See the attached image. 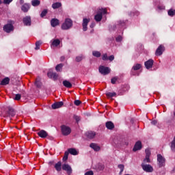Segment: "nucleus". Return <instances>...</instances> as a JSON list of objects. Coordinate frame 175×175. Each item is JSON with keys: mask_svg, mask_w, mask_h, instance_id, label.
<instances>
[{"mask_svg": "<svg viewBox=\"0 0 175 175\" xmlns=\"http://www.w3.org/2000/svg\"><path fill=\"white\" fill-rule=\"evenodd\" d=\"M40 44H42V41L36 42L35 50H39V49H40Z\"/></svg>", "mask_w": 175, "mask_h": 175, "instance_id": "34", "label": "nucleus"}, {"mask_svg": "<svg viewBox=\"0 0 175 175\" xmlns=\"http://www.w3.org/2000/svg\"><path fill=\"white\" fill-rule=\"evenodd\" d=\"M61 6H62V4L61 3H59V2L54 3L52 5L53 9H59V8H61Z\"/></svg>", "mask_w": 175, "mask_h": 175, "instance_id": "24", "label": "nucleus"}, {"mask_svg": "<svg viewBox=\"0 0 175 175\" xmlns=\"http://www.w3.org/2000/svg\"><path fill=\"white\" fill-rule=\"evenodd\" d=\"M20 99H21V95L16 94V96H15V100H20Z\"/></svg>", "mask_w": 175, "mask_h": 175, "instance_id": "47", "label": "nucleus"}, {"mask_svg": "<svg viewBox=\"0 0 175 175\" xmlns=\"http://www.w3.org/2000/svg\"><path fill=\"white\" fill-rule=\"evenodd\" d=\"M61 166H62L61 162H58L55 165V169H56L57 172H61V169H62Z\"/></svg>", "mask_w": 175, "mask_h": 175, "instance_id": "30", "label": "nucleus"}, {"mask_svg": "<svg viewBox=\"0 0 175 175\" xmlns=\"http://www.w3.org/2000/svg\"><path fill=\"white\" fill-rule=\"evenodd\" d=\"M75 105L76 106H80V105H81V101L79 100H76L75 102H74Z\"/></svg>", "mask_w": 175, "mask_h": 175, "instance_id": "43", "label": "nucleus"}, {"mask_svg": "<svg viewBox=\"0 0 175 175\" xmlns=\"http://www.w3.org/2000/svg\"><path fill=\"white\" fill-rule=\"evenodd\" d=\"M146 152V158L144 160V163H150L151 161L150 160V155H151V152L150 151V149H146L145 150Z\"/></svg>", "mask_w": 175, "mask_h": 175, "instance_id": "10", "label": "nucleus"}, {"mask_svg": "<svg viewBox=\"0 0 175 175\" xmlns=\"http://www.w3.org/2000/svg\"><path fill=\"white\" fill-rule=\"evenodd\" d=\"M116 92H108L106 94V96L107 98H113V96H116Z\"/></svg>", "mask_w": 175, "mask_h": 175, "instance_id": "33", "label": "nucleus"}, {"mask_svg": "<svg viewBox=\"0 0 175 175\" xmlns=\"http://www.w3.org/2000/svg\"><path fill=\"white\" fill-rule=\"evenodd\" d=\"M16 116V113L13 109H10L9 111L6 113L5 117H9L10 118L12 117H14Z\"/></svg>", "mask_w": 175, "mask_h": 175, "instance_id": "18", "label": "nucleus"}, {"mask_svg": "<svg viewBox=\"0 0 175 175\" xmlns=\"http://www.w3.org/2000/svg\"><path fill=\"white\" fill-rule=\"evenodd\" d=\"M103 61H107V59H109V57H107V54L105 53L103 55Z\"/></svg>", "mask_w": 175, "mask_h": 175, "instance_id": "45", "label": "nucleus"}, {"mask_svg": "<svg viewBox=\"0 0 175 175\" xmlns=\"http://www.w3.org/2000/svg\"><path fill=\"white\" fill-rule=\"evenodd\" d=\"M139 150H142V142L140 141L137 142L133 148V151H137Z\"/></svg>", "mask_w": 175, "mask_h": 175, "instance_id": "17", "label": "nucleus"}, {"mask_svg": "<svg viewBox=\"0 0 175 175\" xmlns=\"http://www.w3.org/2000/svg\"><path fill=\"white\" fill-rule=\"evenodd\" d=\"M164 51H165V46H163V45H160L156 50L155 54L157 56L162 55Z\"/></svg>", "mask_w": 175, "mask_h": 175, "instance_id": "12", "label": "nucleus"}, {"mask_svg": "<svg viewBox=\"0 0 175 175\" xmlns=\"http://www.w3.org/2000/svg\"><path fill=\"white\" fill-rule=\"evenodd\" d=\"M107 13V10L106 9L101 8L97 13V14L95 15L94 19L97 21L99 22L100 20H102V17L103 14H106Z\"/></svg>", "mask_w": 175, "mask_h": 175, "instance_id": "1", "label": "nucleus"}, {"mask_svg": "<svg viewBox=\"0 0 175 175\" xmlns=\"http://www.w3.org/2000/svg\"><path fill=\"white\" fill-rule=\"evenodd\" d=\"M90 147H91V148H93V150H94V151H99V150H100V147L97 146L96 144H91Z\"/></svg>", "mask_w": 175, "mask_h": 175, "instance_id": "26", "label": "nucleus"}, {"mask_svg": "<svg viewBox=\"0 0 175 175\" xmlns=\"http://www.w3.org/2000/svg\"><path fill=\"white\" fill-rule=\"evenodd\" d=\"M174 115L175 116V111L174 112Z\"/></svg>", "mask_w": 175, "mask_h": 175, "instance_id": "58", "label": "nucleus"}, {"mask_svg": "<svg viewBox=\"0 0 175 175\" xmlns=\"http://www.w3.org/2000/svg\"><path fill=\"white\" fill-rule=\"evenodd\" d=\"M159 9H163H163H165V7L163 6L161 8V7H159Z\"/></svg>", "mask_w": 175, "mask_h": 175, "instance_id": "55", "label": "nucleus"}, {"mask_svg": "<svg viewBox=\"0 0 175 175\" xmlns=\"http://www.w3.org/2000/svg\"><path fill=\"white\" fill-rule=\"evenodd\" d=\"M51 24L52 27H57L59 24V21L58 19L53 18L51 21Z\"/></svg>", "mask_w": 175, "mask_h": 175, "instance_id": "23", "label": "nucleus"}, {"mask_svg": "<svg viewBox=\"0 0 175 175\" xmlns=\"http://www.w3.org/2000/svg\"><path fill=\"white\" fill-rule=\"evenodd\" d=\"M69 155V152H65L64 156L63 157V161H68V156Z\"/></svg>", "mask_w": 175, "mask_h": 175, "instance_id": "38", "label": "nucleus"}, {"mask_svg": "<svg viewBox=\"0 0 175 175\" xmlns=\"http://www.w3.org/2000/svg\"><path fill=\"white\" fill-rule=\"evenodd\" d=\"M72 20H70L69 18H66L65 20L64 23H63L62 25V29H69V28H70L72 27Z\"/></svg>", "mask_w": 175, "mask_h": 175, "instance_id": "3", "label": "nucleus"}, {"mask_svg": "<svg viewBox=\"0 0 175 175\" xmlns=\"http://www.w3.org/2000/svg\"><path fill=\"white\" fill-rule=\"evenodd\" d=\"M121 40H122V37L121 36L116 38V42H121Z\"/></svg>", "mask_w": 175, "mask_h": 175, "instance_id": "49", "label": "nucleus"}, {"mask_svg": "<svg viewBox=\"0 0 175 175\" xmlns=\"http://www.w3.org/2000/svg\"><path fill=\"white\" fill-rule=\"evenodd\" d=\"M21 10L22 12H24V13H27V12L29 10V4L25 3L23 5H22Z\"/></svg>", "mask_w": 175, "mask_h": 175, "instance_id": "21", "label": "nucleus"}, {"mask_svg": "<svg viewBox=\"0 0 175 175\" xmlns=\"http://www.w3.org/2000/svg\"><path fill=\"white\" fill-rule=\"evenodd\" d=\"M62 69V64H58L56 66L55 70L57 72H59Z\"/></svg>", "mask_w": 175, "mask_h": 175, "instance_id": "37", "label": "nucleus"}, {"mask_svg": "<svg viewBox=\"0 0 175 175\" xmlns=\"http://www.w3.org/2000/svg\"><path fill=\"white\" fill-rule=\"evenodd\" d=\"M62 133L64 135V136H68V135H70V133L72 132V129L70 127L66 126V125H62L61 126Z\"/></svg>", "mask_w": 175, "mask_h": 175, "instance_id": "2", "label": "nucleus"}, {"mask_svg": "<svg viewBox=\"0 0 175 175\" xmlns=\"http://www.w3.org/2000/svg\"><path fill=\"white\" fill-rule=\"evenodd\" d=\"M31 5L33 6H39V5H40V1L39 0H32Z\"/></svg>", "mask_w": 175, "mask_h": 175, "instance_id": "31", "label": "nucleus"}, {"mask_svg": "<svg viewBox=\"0 0 175 175\" xmlns=\"http://www.w3.org/2000/svg\"><path fill=\"white\" fill-rule=\"evenodd\" d=\"M47 14V10H44L42 12L40 16L41 17H44V16H46Z\"/></svg>", "mask_w": 175, "mask_h": 175, "instance_id": "39", "label": "nucleus"}, {"mask_svg": "<svg viewBox=\"0 0 175 175\" xmlns=\"http://www.w3.org/2000/svg\"><path fill=\"white\" fill-rule=\"evenodd\" d=\"M47 75L50 79H53L54 80H57V79H58V75L55 72H53L51 71L48 72Z\"/></svg>", "mask_w": 175, "mask_h": 175, "instance_id": "15", "label": "nucleus"}, {"mask_svg": "<svg viewBox=\"0 0 175 175\" xmlns=\"http://www.w3.org/2000/svg\"><path fill=\"white\" fill-rule=\"evenodd\" d=\"M74 118L77 121V122H79V121H80L81 120L80 116H74Z\"/></svg>", "mask_w": 175, "mask_h": 175, "instance_id": "48", "label": "nucleus"}, {"mask_svg": "<svg viewBox=\"0 0 175 175\" xmlns=\"http://www.w3.org/2000/svg\"><path fill=\"white\" fill-rule=\"evenodd\" d=\"M35 85H36V87H40V85H42V83H41L40 81H39V80H38V79H37L36 80Z\"/></svg>", "mask_w": 175, "mask_h": 175, "instance_id": "40", "label": "nucleus"}, {"mask_svg": "<svg viewBox=\"0 0 175 175\" xmlns=\"http://www.w3.org/2000/svg\"><path fill=\"white\" fill-rule=\"evenodd\" d=\"M64 59H65V57H61V61H64Z\"/></svg>", "mask_w": 175, "mask_h": 175, "instance_id": "54", "label": "nucleus"}, {"mask_svg": "<svg viewBox=\"0 0 175 175\" xmlns=\"http://www.w3.org/2000/svg\"><path fill=\"white\" fill-rule=\"evenodd\" d=\"M106 126H107V129H113L114 124H113V122H107L106 123Z\"/></svg>", "mask_w": 175, "mask_h": 175, "instance_id": "28", "label": "nucleus"}, {"mask_svg": "<svg viewBox=\"0 0 175 175\" xmlns=\"http://www.w3.org/2000/svg\"><path fill=\"white\" fill-rule=\"evenodd\" d=\"M64 106V103L62 101L55 103L52 105V109H59L60 107H62Z\"/></svg>", "mask_w": 175, "mask_h": 175, "instance_id": "13", "label": "nucleus"}, {"mask_svg": "<svg viewBox=\"0 0 175 175\" xmlns=\"http://www.w3.org/2000/svg\"><path fill=\"white\" fill-rule=\"evenodd\" d=\"M118 167H119V169H120V173H122V172H124V165L120 164L118 165Z\"/></svg>", "mask_w": 175, "mask_h": 175, "instance_id": "44", "label": "nucleus"}, {"mask_svg": "<svg viewBox=\"0 0 175 175\" xmlns=\"http://www.w3.org/2000/svg\"><path fill=\"white\" fill-rule=\"evenodd\" d=\"M62 169H63V170H65V172H66V173L68 175L72 174V167H70V165H69V164H63Z\"/></svg>", "mask_w": 175, "mask_h": 175, "instance_id": "8", "label": "nucleus"}, {"mask_svg": "<svg viewBox=\"0 0 175 175\" xmlns=\"http://www.w3.org/2000/svg\"><path fill=\"white\" fill-rule=\"evenodd\" d=\"M1 3H2V1L0 0V5H1Z\"/></svg>", "mask_w": 175, "mask_h": 175, "instance_id": "57", "label": "nucleus"}, {"mask_svg": "<svg viewBox=\"0 0 175 175\" xmlns=\"http://www.w3.org/2000/svg\"><path fill=\"white\" fill-rule=\"evenodd\" d=\"M168 15H170L171 17H173V16L175 15V10L170 9V10L168 11Z\"/></svg>", "mask_w": 175, "mask_h": 175, "instance_id": "36", "label": "nucleus"}, {"mask_svg": "<svg viewBox=\"0 0 175 175\" xmlns=\"http://www.w3.org/2000/svg\"><path fill=\"white\" fill-rule=\"evenodd\" d=\"M61 44V41L59 39H54L51 40V47L54 49V47H58Z\"/></svg>", "mask_w": 175, "mask_h": 175, "instance_id": "11", "label": "nucleus"}, {"mask_svg": "<svg viewBox=\"0 0 175 175\" xmlns=\"http://www.w3.org/2000/svg\"><path fill=\"white\" fill-rule=\"evenodd\" d=\"M63 85H64V87H66L67 88H71L72 87V83H70V82L68 81H64Z\"/></svg>", "mask_w": 175, "mask_h": 175, "instance_id": "29", "label": "nucleus"}, {"mask_svg": "<svg viewBox=\"0 0 175 175\" xmlns=\"http://www.w3.org/2000/svg\"><path fill=\"white\" fill-rule=\"evenodd\" d=\"M152 124H155V121H152Z\"/></svg>", "mask_w": 175, "mask_h": 175, "instance_id": "56", "label": "nucleus"}, {"mask_svg": "<svg viewBox=\"0 0 175 175\" xmlns=\"http://www.w3.org/2000/svg\"><path fill=\"white\" fill-rule=\"evenodd\" d=\"M9 81H10V79L9 78H5L4 79H3L1 82V85H6L8 84H9Z\"/></svg>", "mask_w": 175, "mask_h": 175, "instance_id": "25", "label": "nucleus"}, {"mask_svg": "<svg viewBox=\"0 0 175 175\" xmlns=\"http://www.w3.org/2000/svg\"><path fill=\"white\" fill-rule=\"evenodd\" d=\"M171 150L175 152V135L171 144Z\"/></svg>", "mask_w": 175, "mask_h": 175, "instance_id": "32", "label": "nucleus"}, {"mask_svg": "<svg viewBox=\"0 0 175 175\" xmlns=\"http://www.w3.org/2000/svg\"><path fill=\"white\" fill-rule=\"evenodd\" d=\"M85 175H94V172L92 171H88L85 173Z\"/></svg>", "mask_w": 175, "mask_h": 175, "instance_id": "50", "label": "nucleus"}, {"mask_svg": "<svg viewBox=\"0 0 175 175\" xmlns=\"http://www.w3.org/2000/svg\"><path fill=\"white\" fill-rule=\"evenodd\" d=\"M83 59V56H78L76 57L75 61L77 62H80Z\"/></svg>", "mask_w": 175, "mask_h": 175, "instance_id": "41", "label": "nucleus"}, {"mask_svg": "<svg viewBox=\"0 0 175 175\" xmlns=\"http://www.w3.org/2000/svg\"><path fill=\"white\" fill-rule=\"evenodd\" d=\"M68 152L72 155H77V154H79V152H77V150L75 148L68 149Z\"/></svg>", "mask_w": 175, "mask_h": 175, "instance_id": "27", "label": "nucleus"}, {"mask_svg": "<svg viewBox=\"0 0 175 175\" xmlns=\"http://www.w3.org/2000/svg\"><path fill=\"white\" fill-rule=\"evenodd\" d=\"M142 167L143 170L147 173H152V172H154V168H152V166L150 165L144 164V163L142 164Z\"/></svg>", "mask_w": 175, "mask_h": 175, "instance_id": "4", "label": "nucleus"}, {"mask_svg": "<svg viewBox=\"0 0 175 175\" xmlns=\"http://www.w3.org/2000/svg\"><path fill=\"white\" fill-rule=\"evenodd\" d=\"M96 135V134L95 133V132L93 131H88L86 133V136L88 137V139H94Z\"/></svg>", "mask_w": 175, "mask_h": 175, "instance_id": "22", "label": "nucleus"}, {"mask_svg": "<svg viewBox=\"0 0 175 175\" xmlns=\"http://www.w3.org/2000/svg\"><path fill=\"white\" fill-rule=\"evenodd\" d=\"M38 136H40V137H42V139L46 138V137L49 135L47 132H46V131H44V130L40 131L38 133Z\"/></svg>", "mask_w": 175, "mask_h": 175, "instance_id": "16", "label": "nucleus"}, {"mask_svg": "<svg viewBox=\"0 0 175 175\" xmlns=\"http://www.w3.org/2000/svg\"><path fill=\"white\" fill-rule=\"evenodd\" d=\"M118 79V78H117V77H113V78H112L111 80V83L112 84H116V82L117 81Z\"/></svg>", "mask_w": 175, "mask_h": 175, "instance_id": "42", "label": "nucleus"}, {"mask_svg": "<svg viewBox=\"0 0 175 175\" xmlns=\"http://www.w3.org/2000/svg\"><path fill=\"white\" fill-rule=\"evenodd\" d=\"M141 68H142V64H137L134 65L131 70V75L133 76H136V72H135L136 70H139Z\"/></svg>", "mask_w": 175, "mask_h": 175, "instance_id": "7", "label": "nucleus"}, {"mask_svg": "<svg viewBox=\"0 0 175 175\" xmlns=\"http://www.w3.org/2000/svg\"><path fill=\"white\" fill-rule=\"evenodd\" d=\"M152 65H154V60L152 59H149L145 62L146 69H151V68H152Z\"/></svg>", "mask_w": 175, "mask_h": 175, "instance_id": "14", "label": "nucleus"}, {"mask_svg": "<svg viewBox=\"0 0 175 175\" xmlns=\"http://www.w3.org/2000/svg\"><path fill=\"white\" fill-rule=\"evenodd\" d=\"M157 161L159 163V165L160 167H162V166H165V162H166V160L162 155L158 154L157 155Z\"/></svg>", "mask_w": 175, "mask_h": 175, "instance_id": "6", "label": "nucleus"}, {"mask_svg": "<svg viewBox=\"0 0 175 175\" xmlns=\"http://www.w3.org/2000/svg\"><path fill=\"white\" fill-rule=\"evenodd\" d=\"M20 3L21 5H23V3H24V0H20Z\"/></svg>", "mask_w": 175, "mask_h": 175, "instance_id": "53", "label": "nucleus"}, {"mask_svg": "<svg viewBox=\"0 0 175 175\" xmlns=\"http://www.w3.org/2000/svg\"><path fill=\"white\" fill-rule=\"evenodd\" d=\"M95 27V23H92L90 25V28H94Z\"/></svg>", "mask_w": 175, "mask_h": 175, "instance_id": "52", "label": "nucleus"}, {"mask_svg": "<svg viewBox=\"0 0 175 175\" xmlns=\"http://www.w3.org/2000/svg\"><path fill=\"white\" fill-rule=\"evenodd\" d=\"M108 59H109V61H113V60H114V55H111V56H109V57H108Z\"/></svg>", "mask_w": 175, "mask_h": 175, "instance_id": "51", "label": "nucleus"}, {"mask_svg": "<svg viewBox=\"0 0 175 175\" xmlns=\"http://www.w3.org/2000/svg\"><path fill=\"white\" fill-rule=\"evenodd\" d=\"M14 29V28L13 27L12 24H7L3 27V31H5V32H7L8 33L12 32V31H13Z\"/></svg>", "mask_w": 175, "mask_h": 175, "instance_id": "9", "label": "nucleus"}, {"mask_svg": "<svg viewBox=\"0 0 175 175\" xmlns=\"http://www.w3.org/2000/svg\"><path fill=\"white\" fill-rule=\"evenodd\" d=\"M99 72L101 73V75H109V73H110V68L105 66H101L99 67Z\"/></svg>", "mask_w": 175, "mask_h": 175, "instance_id": "5", "label": "nucleus"}, {"mask_svg": "<svg viewBox=\"0 0 175 175\" xmlns=\"http://www.w3.org/2000/svg\"><path fill=\"white\" fill-rule=\"evenodd\" d=\"M89 23H90V19L83 18V31H87V25H88Z\"/></svg>", "mask_w": 175, "mask_h": 175, "instance_id": "19", "label": "nucleus"}, {"mask_svg": "<svg viewBox=\"0 0 175 175\" xmlns=\"http://www.w3.org/2000/svg\"><path fill=\"white\" fill-rule=\"evenodd\" d=\"M25 25H31V16H26L23 18Z\"/></svg>", "mask_w": 175, "mask_h": 175, "instance_id": "20", "label": "nucleus"}, {"mask_svg": "<svg viewBox=\"0 0 175 175\" xmlns=\"http://www.w3.org/2000/svg\"><path fill=\"white\" fill-rule=\"evenodd\" d=\"M12 1L13 0H3V3H5V5H9V3Z\"/></svg>", "mask_w": 175, "mask_h": 175, "instance_id": "46", "label": "nucleus"}, {"mask_svg": "<svg viewBox=\"0 0 175 175\" xmlns=\"http://www.w3.org/2000/svg\"><path fill=\"white\" fill-rule=\"evenodd\" d=\"M92 54L94 57H97V58H98V57H100L101 55L100 52L96 51H93Z\"/></svg>", "mask_w": 175, "mask_h": 175, "instance_id": "35", "label": "nucleus"}]
</instances>
